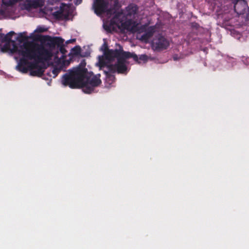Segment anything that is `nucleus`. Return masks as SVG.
<instances>
[{
    "label": "nucleus",
    "mask_w": 249,
    "mask_h": 249,
    "mask_svg": "<svg viewBox=\"0 0 249 249\" xmlns=\"http://www.w3.org/2000/svg\"><path fill=\"white\" fill-rule=\"evenodd\" d=\"M14 34H0V46L2 52L14 54L15 58H19L16 66L19 71H29L31 75L40 76L48 66L52 65L54 78L69 65L70 61L66 59L64 53V40L62 38L43 36L40 43L15 42L8 40L9 36Z\"/></svg>",
    "instance_id": "obj_1"
},
{
    "label": "nucleus",
    "mask_w": 249,
    "mask_h": 249,
    "mask_svg": "<svg viewBox=\"0 0 249 249\" xmlns=\"http://www.w3.org/2000/svg\"><path fill=\"white\" fill-rule=\"evenodd\" d=\"M120 4L116 0H94L93 8L95 13L103 19V26L106 30L118 27L122 31L137 32V38L142 41L147 42L155 32V28L150 27L145 29L143 26L140 29L141 25L131 20L130 18L136 13L137 8L135 5H129L127 8L126 16L123 13L119 12Z\"/></svg>",
    "instance_id": "obj_2"
},
{
    "label": "nucleus",
    "mask_w": 249,
    "mask_h": 249,
    "mask_svg": "<svg viewBox=\"0 0 249 249\" xmlns=\"http://www.w3.org/2000/svg\"><path fill=\"white\" fill-rule=\"evenodd\" d=\"M61 83L71 89L81 88L86 93L92 92L101 83L100 75H93L83 67L73 68L64 75Z\"/></svg>",
    "instance_id": "obj_3"
},
{
    "label": "nucleus",
    "mask_w": 249,
    "mask_h": 249,
    "mask_svg": "<svg viewBox=\"0 0 249 249\" xmlns=\"http://www.w3.org/2000/svg\"><path fill=\"white\" fill-rule=\"evenodd\" d=\"M44 4V0H0V19H15L24 11L31 16Z\"/></svg>",
    "instance_id": "obj_4"
},
{
    "label": "nucleus",
    "mask_w": 249,
    "mask_h": 249,
    "mask_svg": "<svg viewBox=\"0 0 249 249\" xmlns=\"http://www.w3.org/2000/svg\"><path fill=\"white\" fill-rule=\"evenodd\" d=\"M106 58L108 61L116 58L118 63L112 68V70H117L121 72H125L127 71V59L129 58H132L134 61L139 64L145 63L149 58L145 54H142L138 57L135 53L123 51L122 49L108 52L106 54Z\"/></svg>",
    "instance_id": "obj_5"
},
{
    "label": "nucleus",
    "mask_w": 249,
    "mask_h": 249,
    "mask_svg": "<svg viewBox=\"0 0 249 249\" xmlns=\"http://www.w3.org/2000/svg\"><path fill=\"white\" fill-rule=\"evenodd\" d=\"M48 10L44 12L46 15H52L57 18L66 19L72 11V8L69 4L61 3L57 10H54L53 7H49Z\"/></svg>",
    "instance_id": "obj_6"
},
{
    "label": "nucleus",
    "mask_w": 249,
    "mask_h": 249,
    "mask_svg": "<svg viewBox=\"0 0 249 249\" xmlns=\"http://www.w3.org/2000/svg\"><path fill=\"white\" fill-rule=\"evenodd\" d=\"M113 51L112 50H108L106 52L104 55L103 56H99L98 62L96 64L97 65H98L100 68L104 67L106 66L108 69L109 72H114L115 71H118L119 73H121V72L118 71L117 70L113 71L112 70V68L116 64H117V59L115 58V59H112L111 60L109 61V62L107 61L106 58L107 53L109 52ZM108 73V71H107V73Z\"/></svg>",
    "instance_id": "obj_7"
},
{
    "label": "nucleus",
    "mask_w": 249,
    "mask_h": 249,
    "mask_svg": "<svg viewBox=\"0 0 249 249\" xmlns=\"http://www.w3.org/2000/svg\"><path fill=\"white\" fill-rule=\"evenodd\" d=\"M169 45V41L161 36H156L152 42V48L156 50L165 49L168 47Z\"/></svg>",
    "instance_id": "obj_8"
},
{
    "label": "nucleus",
    "mask_w": 249,
    "mask_h": 249,
    "mask_svg": "<svg viewBox=\"0 0 249 249\" xmlns=\"http://www.w3.org/2000/svg\"><path fill=\"white\" fill-rule=\"evenodd\" d=\"M48 28L44 26H38L36 29L34 31V32L29 35V36H26V32H22L20 33L19 36L22 38H25L26 39H34L35 38V34L36 33H43L47 31Z\"/></svg>",
    "instance_id": "obj_9"
},
{
    "label": "nucleus",
    "mask_w": 249,
    "mask_h": 249,
    "mask_svg": "<svg viewBox=\"0 0 249 249\" xmlns=\"http://www.w3.org/2000/svg\"><path fill=\"white\" fill-rule=\"evenodd\" d=\"M234 4V10L238 15L243 14L247 6L244 1H239L240 0H231Z\"/></svg>",
    "instance_id": "obj_10"
},
{
    "label": "nucleus",
    "mask_w": 249,
    "mask_h": 249,
    "mask_svg": "<svg viewBox=\"0 0 249 249\" xmlns=\"http://www.w3.org/2000/svg\"><path fill=\"white\" fill-rule=\"evenodd\" d=\"M59 0H48L49 5H53L58 3Z\"/></svg>",
    "instance_id": "obj_11"
},
{
    "label": "nucleus",
    "mask_w": 249,
    "mask_h": 249,
    "mask_svg": "<svg viewBox=\"0 0 249 249\" xmlns=\"http://www.w3.org/2000/svg\"><path fill=\"white\" fill-rule=\"evenodd\" d=\"M75 50H76V52L74 53L76 55L79 54L80 48L79 47H76L73 50V51H74Z\"/></svg>",
    "instance_id": "obj_12"
},
{
    "label": "nucleus",
    "mask_w": 249,
    "mask_h": 249,
    "mask_svg": "<svg viewBox=\"0 0 249 249\" xmlns=\"http://www.w3.org/2000/svg\"><path fill=\"white\" fill-rule=\"evenodd\" d=\"M75 40V39H70V40L66 41L65 43H66V44H68L69 43H72V42H74Z\"/></svg>",
    "instance_id": "obj_13"
},
{
    "label": "nucleus",
    "mask_w": 249,
    "mask_h": 249,
    "mask_svg": "<svg viewBox=\"0 0 249 249\" xmlns=\"http://www.w3.org/2000/svg\"><path fill=\"white\" fill-rule=\"evenodd\" d=\"M114 79V77H112V76H110V77H108L107 79V80H109L110 79L112 80Z\"/></svg>",
    "instance_id": "obj_14"
}]
</instances>
